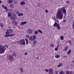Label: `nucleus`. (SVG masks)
Here are the masks:
<instances>
[{"mask_svg":"<svg viewBox=\"0 0 74 74\" xmlns=\"http://www.w3.org/2000/svg\"><path fill=\"white\" fill-rule=\"evenodd\" d=\"M57 15L59 19H62L63 18V14H62V11L61 9L59 8L57 11Z\"/></svg>","mask_w":74,"mask_h":74,"instance_id":"obj_1","label":"nucleus"},{"mask_svg":"<svg viewBox=\"0 0 74 74\" xmlns=\"http://www.w3.org/2000/svg\"><path fill=\"white\" fill-rule=\"evenodd\" d=\"M5 51V48L2 45H0V53H4Z\"/></svg>","mask_w":74,"mask_h":74,"instance_id":"obj_2","label":"nucleus"},{"mask_svg":"<svg viewBox=\"0 0 74 74\" xmlns=\"http://www.w3.org/2000/svg\"><path fill=\"white\" fill-rule=\"evenodd\" d=\"M53 26L54 27H57V29L58 30H60V25H59V23H57L56 22H55V23L53 25Z\"/></svg>","mask_w":74,"mask_h":74,"instance_id":"obj_3","label":"nucleus"},{"mask_svg":"<svg viewBox=\"0 0 74 74\" xmlns=\"http://www.w3.org/2000/svg\"><path fill=\"white\" fill-rule=\"evenodd\" d=\"M20 44L21 45H25V40L24 39H21L20 40Z\"/></svg>","mask_w":74,"mask_h":74,"instance_id":"obj_4","label":"nucleus"},{"mask_svg":"<svg viewBox=\"0 0 74 74\" xmlns=\"http://www.w3.org/2000/svg\"><path fill=\"white\" fill-rule=\"evenodd\" d=\"M16 16L15 15H12L10 16V18L11 20L12 21L14 20V19H15V18H16Z\"/></svg>","mask_w":74,"mask_h":74,"instance_id":"obj_5","label":"nucleus"},{"mask_svg":"<svg viewBox=\"0 0 74 74\" xmlns=\"http://www.w3.org/2000/svg\"><path fill=\"white\" fill-rule=\"evenodd\" d=\"M49 74H53V69H50L49 70Z\"/></svg>","mask_w":74,"mask_h":74,"instance_id":"obj_6","label":"nucleus"},{"mask_svg":"<svg viewBox=\"0 0 74 74\" xmlns=\"http://www.w3.org/2000/svg\"><path fill=\"white\" fill-rule=\"evenodd\" d=\"M7 31H8V32H9L10 33H13L14 30H13L12 29H7Z\"/></svg>","mask_w":74,"mask_h":74,"instance_id":"obj_7","label":"nucleus"},{"mask_svg":"<svg viewBox=\"0 0 74 74\" xmlns=\"http://www.w3.org/2000/svg\"><path fill=\"white\" fill-rule=\"evenodd\" d=\"M27 33L28 34H31L32 33V30L30 29H29L27 30Z\"/></svg>","mask_w":74,"mask_h":74,"instance_id":"obj_8","label":"nucleus"},{"mask_svg":"<svg viewBox=\"0 0 74 74\" xmlns=\"http://www.w3.org/2000/svg\"><path fill=\"white\" fill-rule=\"evenodd\" d=\"M15 35V34H10L9 35L5 36V37H12V36H14Z\"/></svg>","mask_w":74,"mask_h":74,"instance_id":"obj_9","label":"nucleus"},{"mask_svg":"<svg viewBox=\"0 0 74 74\" xmlns=\"http://www.w3.org/2000/svg\"><path fill=\"white\" fill-rule=\"evenodd\" d=\"M7 32H6V35L5 36V37H8V36H9V34H10V33L8 32V31H7Z\"/></svg>","mask_w":74,"mask_h":74,"instance_id":"obj_10","label":"nucleus"},{"mask_svg":"<svg viewBox=\"0 0 74 74\" xmlns=\"http://www.w3.org/2000/svg\"><path fill=\"white\" fill-rule=\"evenodd\" d=\"M23 15V13H20L18 14V16H22Z\"/></svg>","mask_w":74,"mask_h":74,"instance_id":"obj_11","label":"nucleus"},{"mask_svg":"<svg viewBox=\"0 0 74 74\" xmlns=\"http://www.w3.org/2000/svg\"><path fill=\"white\" fill-rule=\"evenodd\" d=\"M26 24V21H24L23 22H21V24L22 25H25V24Z\"/></svg>","mask_w":74,"mask_h":74,"instance_id":"obj_12","label":"nucleus"},{"mask_svg":"<svg viewBox=\"0 0 74 74\" xmlns=\"http://www.w3.org/2000/svg\"><path fill=\"white\" fill-rule=\"evenodd\" d=\"M63 12L64 13V15H66V9H63Z\"/></svg>","mask_w":74,"mask_h":74,"instance_id":"obj_13","label":"nucleus"},{"mask_svg":"<svg viewBox=\"0 0 74 74\" xmlns=\"http://www.w3.org/2000/svg\"><path fill=\"white\" fill-rule=\"evenodd\" d=\"M71 50L70 49L67 52V55H69V54H70L71 53Z\"/></svg>","mask_w":74,"mask_h":74,"instance_id":"obj_14","label":"nucleus"},{"mask_svg":"<svg viewBox=\"0 0 74 74\" xmlns=\"http://www.w3.org/2000/svg\"><path fill=\"white\" fill-rule=\"evenodd\" d=\"M62 66H63V64L62 63H60L59 65L57 66V67H61Z\"/></svg>","mask_w":74,"mask_h":74,"instance_id":"obj_15","label":"nucleus"},{"mask_svg":"<svg viewBox=\"0 0 74 74\" xmlns=\"http://www.w3.org/2000/svg\"><path fill=\"white\" fill-rule=\"evenodd\" d=\"M20 4L21 5H25V2L23 1Z\"/></svg>","mask_w":74,"mask_h":74,"instance_id":"obj_16","label":"nucleus"},{"mask_svg":"<svg viewBox=\"0 0 74 74\" xmlns=\"http://www.w3.org/2000/svg\"><path fill=\"white\" fill-rule=\"evenodd\" d=\"M25 40L26 41V44L27 45L29 43V41H28V40L26 38H25Z\"/></svg>","mask_w":74,"mask_h":74,"instance_id":"obj_17","label":"nucleus"},{"mask_svg":"<svg viewBox=\"0 0 74 74\" xmlns=\"http://www.w3.org/2000/svg\"><path fill=\"white\" fill-rule=\"evenodd\" d=\"M20 70L21 73H23V68H20Z\"/></svg>","mask_w":74,"mask_h":74,"instance_id":"obj_18","label":"nucleus"},{"mask_svg":"<svg viewBox=\"0 0 74 74\" xmlns=\"http://www.w3.org/2000/svg\"><path fill=\"white\" fill-rule=\"evenodd\" d=\"M38 33H41V34L42 33V31L40 30H38Z\"/></svg>","mask_w":74,"mask_h":74,"instance_id":"obj_19","label":"nucleus"},{"mask_svg":"<svg viewBox=\"0 0 74 74\" xmlns=\"http://www.w3.org/2000/svg\"><path fill=\"white\" fill-rule=\"evenodd\" d=\"M54 18L55 21H58V17L57 16H56V17H54Z\"/></svg>","mask_w":74,"mask_h":74,"instance_id":"obj_20","label":"nucleus"},{"mask_svg":"<svg viewBox=\"0 0 74 74\" xmlns=\"http://www.w3.org/2000/svg\"><path fill=\"white\" fill-rule=\"evenodd\" d=\"M29 39L30 40H31V41H33V37H32V36H31L29 37Z\"/></svg>","mask_w":74,"mask_h":74,"instance_id":"obj_21","label":"nucleus"},{"mask_svg":"<svg viewBox=\"0 0 74 74\" xmlns=\"http://www.w3.org/2000/svg\"><path fill=\"white\" fill-rule=\"evenodd\" d=\"M60 38L61 40H64V37H63V36H61L60 37Z\"/></svg>","mask_w":74,"mask_h":74,"instance_id":"obj_22","label":"nucleus"},{"mask_svg":"<svg viewBox=\"0 0 74 74\" xmlns=\"http://www.w3.org/2000/svg\"><path fill=\"white\" fill-rule=\"evenodd\" d=\"M8 17H10L11 15V12H8Z\"/></svg>","mask_w":74,"mask_h":74,"instance_id":"obj_23","label":"nucleus"},{"mask_svg":"<svg viewBox=\"0 0 74 74\" xmlns=\"http://www.w3.org/2000/svg\"><path fill=\"white\" fill-rule=\"evenodd\" d=\"M12 3V0H9L8 1L9 4H11Z\"/></svg>","mask_w":74,"mask_h":74,"instance_id":"obj_24","label":"nucleus"},{"mask_svg":"<svg viewBox=\"0 0 74 74\" xmlns=\"http://www.w3.org/2000/svg\"><path fill=\"white\" fill-rule=\"evenodd\" d=\"M67 49H68V47L66 46L65 49H64V50L65 51H66V50H67Z\"/></svg>","mask_w":74,"mask_h":74,"instance_id":"obj_25","label":"nucleus"},{"mask_svg":"<svg viewBox=\"0 0 74 74\" xmlns=\"http://www.w3.org/2000/svg\"><path fill=\"white\" fill-rule=\"evenodd\" d=\"M55 57L56 58H60V55H56Z\"/></svg>","mask_w":74,"mask_h":74,"instance_id":"obj_26","label":"nucleus"},{"mask_svg":"<svg viewBox=\"0 0 74 74\" xmlns=\"http://www.w3.org/2000/svg\"><path fill=\"white\" fill-rule=\"evenodd\" d=\"M0 26H1V27H3V23H0Z\"/></svg>","mask_w":74,"mask_h":74,"instance_id":"obj_27","label":"nucleus"},{"mask_svg":"<svg viewBox=\"0 0 74 74\" xmlns=\"http://www.w3.org/2000/svg\"><path fill=\"white\" fill-rule=\"evenodd\" d=\"M34 34H38V31H35L34 32Z\"/></svg>","mask_w":74,"mask_h":74,"instance_id":"obj_28","label":"nucleus"},{"mask_svg":"<svg viewBox=\"0 0 74 74\" xmlns=\"http://www.w3.org/2000/svg\"><path fill=\"white\" fill-rule=\"evenodd\" d=\"M33 38V40H36V37L34 36H32Z\"/></svg>","mask_w":74,"mask_h":74,"instance_id":"obj_29","label":"nucleus"},{"mask_svg":"<svg viewBox=\"0 0 74 74\" xmlns=\"http://www.w3.org/2000/svg\"><path fill=\"white\" fill-rule=\"evenodd\" d=\"M50 47H54V45H53V44H51L50 45Z\"/></svg>","mask_w":74,"mask_h":74,"instance_id":"obj_30","label":"nucleus"},{"mask_svg":"<svg viewBox=\"0 0 74 74\" xmlns=\"http://www.w3.org/2000/svg\"><path fill=\"white\" fill-rule=\"evenodd\" d=\"M36 42H37L36 40H35L33 42V44H34V45H36Z\"/></svg>","mask_w":74,"mask_h":74,"instance_id":"obj_31","label":"nucleus"},{"mask_svg":"<svg viewBox=\"0 0 74 74\" xmlns=\"http://www.w3.org/2000/svg\"><path fill=\"white\" fill-rule=\"evenodd\" d=\"M26 37H27V38H29L30 37V35H28V34L26 35Z\"/></svg>","mask_w":74,"mask_h":74,"instance_id":"obj_32","label":"nucleus"},{"mask_svg":"<svg viewBox=\"0 0 74 74\" xmlns=\"http://www.w3.org/2000/svg\"><path fill=\"white\" fill-rule=\"evenodd\" d=\"M9 58H10V59H12V56H9Z\"/></svg>","mask_w":74,"mask_h":74,"instance_id":"obj_33","label":"nucleus"},{"mask_svg":"<svg viewBox=\"0 0 74 74\" xmlns=\"http://www.w3.org/2000/svg\"><path fill=\"white\" fill-rule=\"evenodd\" d=\"M14 24V25H17V23H16V21H14V22H13Z\"/></svg>","mask_w":74,"mask_h":74,"instance_id":"obj_34","label":"nucleus"},{"mask_svg":"<svg viewBox=\"0 0 74 74\" xmlns=\"http://www.w3.org/2000/svg\"><path fill=\"white\" fill-rule=\"evenodd\" d=\"M73 27H72V28L73 29H74V22H73V24L72 25Z\"/></svg>","mask_w":74,"mask_h":74,"instance_id":"obj_35","label":"nucleus"},{"mask_svg":"<svg viewBox=\"0 0 74 74\" xmlns=\"http://www.w3.org/2000/svg\"><path fill=\"white\" fill-rule=\"evenodd\" d=\"M69 43L70 44H71V41L70 40H69L68 41Z\"/></svg>","mask_w":74,"mask_h":74,"instance_id":"obj_36","label":"nucleus"},{"mask_svg":"<svg viewBox=\"0 0 74 74\" xmlns=\"http://www.w3.org/2000/svg\"><path fill=\"white\" fill-rule=\"evenodd\" d=\"M70 2L69 1H66V4H69V3H70Z\"/></svg>","mask_w":74,"mask_h":74,"instance_id":"obj_37","label":"nucleus"},{"mask_svg":"<svg viewBox=\"0 0 74 74\" xmlns=\"http://www.w3.org/2000/svg\"><path fill=\"white\" fill-rule=\"evenodd\" d=\"M60 74H64V72L63 71L60 72Z\"/></svg>","mask_w":74,"mask_h":74,"instance_id":"obj_38","label":"nucleus"},{"mask_svg":"<svg viewBox=\"0 0 74 74\" xmlns=\"http://www.w3.org/2000/svg\"><path fill=\"white\" fill-rule=\"evenodd\" d=\"M58 47L57 48H56L55 49V51H58Z\"/></svg>","mask_w":74,"mask_h":74,"instance_id":"obj_39","label":"nucleus"},{"mask_svg":"<svg viewBox=\"0 0 74 74\" xmlns=\"http://www.w3.org/2000/svg\"><path fill=\"white\" fill-rule=\"evenodd\" d=\"M66 74H70V73H69V71H67L66 72Z\"/></svg>","mask_w":74,"mask_h":74,"instance_id":"obj_40","label":"nucleus"},{"mask_svg":"<svg viewBox=\"0 0 74 74\" xmlns=\"http://www.w3.org/2000/svg\"><path fill=\"white\" fill-rule=\"evenodd\" d=\"M12 55L13 56H15L16 55V54H15V52H14L13 53H12Z\"/></svg>","mask_w":74,"mask_h":74,"instance_id":"obj_41","label":"nucleus"},{"mask_svg":"<svg viewBox=\"0 0 74 74\" xmlns=\"http://www.w3.org/2000/svg\"><path fill=\"white\" fill-rule=\"evenodd\" d=\"M40 5H40V4L38 3L37 4V6H38V7H40Z\"/></svg>","mask_w":74,"mask_h":74,"instance_id":"obj_42","label":"nucleus"},{"mask_svg":"<svg viewBox=\"0 0 74 74\" xmlns=\"http://www.w3.org/2000/svg\"><path fill=\"white\" fill-rule=\"evenodd\" d=\"M4 9H5V10H8V9H7V7H5V8H4Z\"/></svg>","mask_w":74,"mask_h":74,"instance_id":"obj_43","label":"nucleus"},{"mask_svg":"<svg viewBox=\"0 0 74 74\" xmlns=\"http://www.w3.org/2000/svg\"><path fill=\"white\" fill-rule=\"evenodd\" d=\"M45 12H46V13H48V11L47 10H46Z\"/></svg>","mask_w":74,"mask_h":74,"instance_id":"obj_44","label":"nucleus"},{"mask_svg":"<svg viewBox=\"0 0 74 74\" xmlns=\"http://www.w3.org/2000/svg\"><path fill=\"white\" fill-rule=\"evenodd\" d=\"M27 53L25 52V53L24 55H27Z\"/></svg>","mask_w":74,"mask_h":74,"instance_id":"obj_45","label":"nucleus"},{"mask_svg":"<svg viewBox=\"0 0 74 74\" xmlns=\"http://www.w3.org/2000/svg\"><path fill=\"white\" fill-rule=\"evenodd\" d=\"M45 71H46V72H48V70L47 69H46Z\"/></svg>","mask_w":74,"mask_h":74,"instance_id":"obj_46","label":"nucleus"},{"mask_svg":"<svg viewBox=\"0 0 74 74\" xmlns=\"http://www.w3.org/2000/svg\"><path fill=\"white\" fill-rule=\"evenodd\" d=\"M56 74H58V71H56Z\"/></svg>","mask_w":74,"mask_h":74,"instance_id":"obj_47","label":"nucleus"},{"mask_svg":"<svg viewBox=\"0 0 74 74\" xmlns=\"http://www.w3.org/2000/svg\"><path fill=\"white\" fill-rule=\"evenodd\" d=\"M69 74H71L72 73V71H70L69 72Z\"/></svg>","mask_w":74,"mask_h":74,"instance_id":"obj_48","label":"nucleus"},{"mask_svg":"<svg viewBox=\"0 0 74 74\" xmlns=\"http://www.w3.org/2000/svg\"><path fill=\"white\" fill-rule=\"evenodd\" d=\"M65 21H66V20H63L62 22H63L64 23L65 22Z\"/></svg>","mask_w":74,"mask_h":74,"instance_id":"obj_49","label":"nucleus"},{"mask_svg":"<svg viewBox=\"0 0 74 74\" xmlns=\"http://www.w3.org/2000/svg\"><path fill=\"white\" fill-rule=\"evenodd\" d=\"M59 44H58V45L57 48H59Z\"/></svg>","mask_w":74,"mask_h":74,"instance_id":"obj_50","label":"nucleus"},{"mask_svg":"<svg viewBox=\"0 0 74 74\" xmlns=\"http://www.w3.org/2000/svg\"><path fill=\"white\" fill-rule=\"evenodd\" d=\"M6 47H7V48H8V45H6Z\"/></svg>","mask_w":74,"mask_h":74,"instance_id":"obj_51","label":"nucleus"},{"mask_svg":"<svg viewBox=\"0 0 74 74\" xmlns=\"http://www.w3.org/2000/svg\"><path fill=\"white\" fill-rule=\"evenodd\" d=\"M65 8L64 7H63L61 8V9H63H63H64Z\"/></svg>","mask_w":74,"mask_h":74,"instance_id":"obj_52","label":"nucleus"},{"mask_svg":"<svg viewBox=\"0 0 74 74\" xmlns=\"http://www.w3.org/2000/svg\"><path fill=\"white\" fill-rule=\"evenodd\" d=\"M63 58H66V56H63Z\"/></svg>","mask_w":74,"mask_h":74,"instance_id":"obj_53","label":"nucleus"},{"mask_svg":"<svg viewBox=\"0 0 74 74\" xmlns=\"http://www.w3.org/2000/svg\"><path fill=\"white\" fill-rule=\"evenodd\" d=\"M2 7H3V8H4V5H2Z\"/></svg>","mask_w":74,"mask_h":74,"instance_id":"obj_54","label":"nucleus"},{"mask_svg":"<svg viewBox=\"0 0 74 74\" xmlns=\"http://www.w3.org/2000/svg\"><path fill=\"white\" fill-rule=\"evenodd\" d=\"M8 10V9L6 10L5 11V12H7Z\"/></svg>","mask_w":74,"mask_h":74,"instance_id":"obj_55","label":"nucleus"},{"mask_svg":"<svg viewBox=\"0 0 74 74\" xmlns=\"http://www.w3.org/2000/svg\"><path fill=\"white\" fill-rule=\"evenodd\" d=\"M16 13V14H19V12H17Z\"/></svg>","mask_w":74,"mask_h":74,"instance_id":"obj_56","label":"nucleus"},{"mask_svg":"<svg viewBox=\"0 0 74 74\" xmlns=\"http://www.w3.org/2000/svg\"><path fill=\"white\" fill-rule=\"evenodd\" d=\"M9 28L10 29H11V27H9Z\"/></svg>","mask_w":74,"mask_h":74,"instance_id":"obj_57","label":"nucleus"},{"mask_svg":"<svg viewBox=\"0 0 74 74\" xmlns=\"http://www.w3.org/2000/svg\"><path fill=\"white\" fill-rule=\"evenodd\" d=\"M58 44H59V41L58 42Z\"/></svg>","mask_w":74,"mask_h":74,"instance_id":"obj_58","label":"nucleus"},{"mask_svg":"<svg viewBox=\"0 0 74 74\" xmlns=\"http://www.w3.org/2000/svg\"><path fill=\"white\" fill-rule=\"evenodd\" d=\"M1 3V1L0 0V3Z\"/></svg>","mask_w":74,"mask_h":74,"instance_id":"obj_59","label":"nucleus"},{"mask_svg":"<svg viewBox=\"0 0 74 74\" xmlns=\"http://www.w3.org/2000/svg\"><path fill=\"white\" fill-rule=\"evenodd\" d=\"M33 46V47H35V45H34Z\"/></svg>","mask_w":74,"mask_h":74,"instance_id":"obj_60","label":"nucleus"},{"mask_svg":"<svg viewBox=\"0 0 74 74\" xmlns=\"http://www.w3.org/2000/svg\"><path fill=\"white\" fill-rule=\"evenodd\" d=\"M12 5H11V6L12 7Z\"/></svg>","mask_w":74,"mask_h":74,"instance_id":"obj_61","label":"nucleus"},{"mask_svg":"<svg viewBox=\"0 0 74 74\" xmlns=\"http://www.w3.org/2000/svg\"><path fill=\"white\" fill-rule=\"evenodd\" d=\"M37 59H38V58L37 57Z\"/></svg>","mask_w":74,"mask_h":74,"instance_id":"obj_62","label":"nucleus"},{"mask_svg":"<svg viewBox=\"0 0 74 74\" xmlns=\"http://www.w3.org/2000/svg\"><path fill=\"white\" fill-rule=\"evenodd\" d=\"M4 12H5V11H4Z\"/></svg>","mask_w":74,"mask_h":74,"instance_id":"obj_63","label":"nucleus"},{"mask_svg":"<svg viewBox=\"0 0 74 74\" xmlns=\"http://www.w3.org/2000/svg\"><path fill=\"white\" fill-rule=\"evenodd\" d=\"M11 11H12V10Z\"/></svg>","mask_w":74,"mask_h":74,"instance_id":"obj_64","label":"nucleus"}]
</instances>
